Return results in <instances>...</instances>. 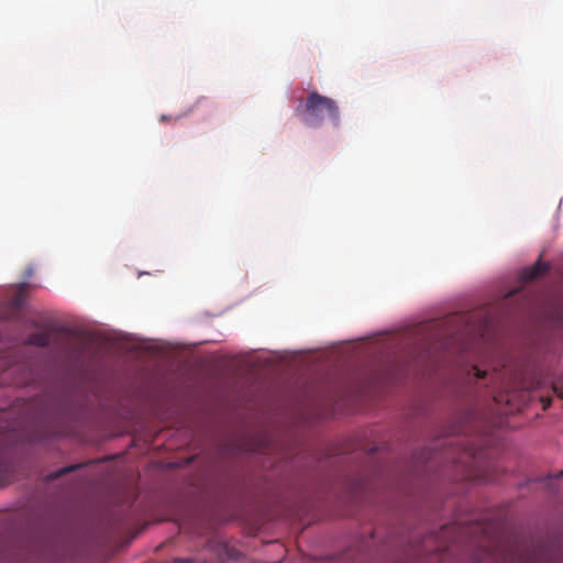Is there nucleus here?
I'll return each instance as SVG.
<instances>
[{
    "mask_svg": "<svg viewBox=\"0 0 563 563\" xmlns=\"http://www.w3.org/2000/svg\"><path fill=\"white\" fill-rule=\"evenodd\" d=\"M296 113L310 128H319L325 120H330L334 126L340 122L336 102L317 91L310 92L306 101L298 104Z\"/></svg>",
    "mask_w": 563,
    "mask_h": 563,
    "instance_id": "nucleus-1",
    "label": "nucleus"
},
{
    "mask_svg": "<svg viewBox=\"0 0 563 563\" xmlns=\"http://www.w3.org/2000/svg\"><path fill=\"white\" fill-rule=\"evenodd\" d=\"M554 560H563V554H554L551 547L543 543L517 545L503 558L504 563H551Z\"/></svg>",
    "mask_w": 563,
    "mask_h": 563,
    "instance_id": "nucleus-2",
    "label": "nucleus"
},
{
    "mask_svg": "<svg viewBox=\"0 0 563 563\" xmlns=\"http://www.w3.org/2000/svg\"><path fill=\"white\" fill-rule=\"evenodd\" d=\"M548 269H549L548 264L542 263L541 261H538L532 267L528 268L523 273V278L527 282H532V280L539 278L540 276L544 275L548 272Z\"/></svg>",
    "mask_w": 563,
    "mask_h": 563,
    "instance_id": "nucleus-3",
    "label": "nucleus"
},
{
    "mask_svg": "<svg viewBox=\"0 0 563 563\" xmlns=\"http://www.w3.org/2000/svg\"><path fill=\"white\" fill-rule=\"evenodd\" d=\"M25 295H26V285L22 284L18 287V289L15 290V292L13 294V296L10 299V307L12 310L20 311L23 308L24 301H25Z\"/></svg>",
    "mask_w": 563,
    "mask_h": 563,
    "instance_id": "nucleus-4",
    "label": "nucleus"
},
{
    "mask_svg": "<svg viewBox=\"0 0 563 563\" xmlns=\"http://www.w3.org/2000/svg\"><path fill=\"white\" fill-rule=\"evenodd\" d=\"M25 343L38 347H47L51 343V335L46 332L31 333Z\"/></svg>",
    "mask_w": 563,
    "mask_h": 563,
    "instance_id": "nucleus-5",
    "label": "nucleus"
},
{
    "mask_svg": "<svg viewBox=\"0 0 563 563\" xmlns=\"http://www.w3.org/2000/svg\"><path fill=\"white\" fill-rule=\"evenodd\" d=\"M497 478H498L497 475L494 474L489 470H484V471L479 472L478 474L474 475V479L479 481V482H495V481H497Z\"/></svg>",
    "mask_w": 563,
    "mask_h": 563,
    "instance_id": "nucleus-6",
    "label": "nucleus"
},
{
    "mask_svg": "<svg viewBox=\"0 0 563 563\" xmlns=\"http://www.w3.org/2000/svg\"><path fill=\"white\" fill-rule=\"evenodd\" d=\"M553 391L563 399V379L558 378L552 382Z\"/></svg>",
    "mask_w": 563,
    "mask_h": 563,
    "instance_id": "nucleus-7",
    "label": "nucleus"
},
{
    "mask_svg": "<svg viewBox=\"0 0 563 563\" xmlns=\"http://www.w3.org/2000/svg\"><path fill=\"white\" fill-rule=\"evenodd\" d=\"M76 468H77V466L64 467V468H62V470H58V471L54 474V477H59V476H62V475H64V474H66V473H69V472H71V471L76 470Z\"/></svg>",
    "mask_w": 563,
    "mask_h": 563,
    "instance_id": "nucleus-8",
    "label": "nucleus"
},
{
    "mask_svg": "<svg viewBox=\"0 0 563 563\" xmlns=\"http://www.w3.org/2000/svg\"><path fill=\"white\" fill-rule=\"evenodd\" d=\"M474 371H475V376H476L477 378H479V379H481V378H484V377H485V375H486V372H485V371H482V369H479V368H477V367H474Z\"/></svg>",
    "mask_w": 563,
    "mask_h": 563,
    "instance_id": "nucleus-9",
    "label": "nucleus"
},
{
    "mask_svg": "<svg viewBox=\"0 0 563 563\" xmlns=\"http://www.w3.org/2000/svg\"><path fill=\"white\" fill-rule=\"evenodd\" d=\"M541 400L543 402V408L544 409H547L551 405V399L550 398H548V399L542 398Z\"/></svg>",
    "mask_w": 563,
    "mask_h": 563,
    "instance_id": "nucleus-10",
    "label": "nucleus"
},
{
    "mask_svg": "<svg viewBox=\"0 0 563 563\" xmlns=\"http://www.w3.org/2000/svg\"><path fill=\"white\" fill-rule=\"evenodd\" d=\"M176 562H180V563H192V560H191V559H179V560H176Z\"/></svg>",
    "mask_w": 563,
    "mask_h": 563,
    "instance_id": "nucleus-11",
    "label": "nucleus"
},
{
    "mask_svg": "<svg viewBox=\"0 0 563 563\" xmlns=\"http://www.w3.org/2000/svg\"><path fill=\"white\" fill-rule=\"evenodd\" d=\"M554 477H556V478L563 477V470L561 472H559L558 474H555Z\"/></svg>",
    "mask_w": 563,
    "mask_h": 563,
    "instance_id": "nucleus-12",
    "label": "nucleus"
},
{
    "mask_svg": "<svg viewBox=\"0 0 563 563\" xmlns=\"http://www.w3.org/2000/svg\"><path fill=\"white\" fill-rule=\"evenodd\" d=\"M161 120L162 121H167V117L166 115H162Z\"/></svg>",
    "mask_w": 563,
    "mask_h": 563,
    "instance_id": "nucleus-13",
    "label": "nucleus"
}]
</instances>
